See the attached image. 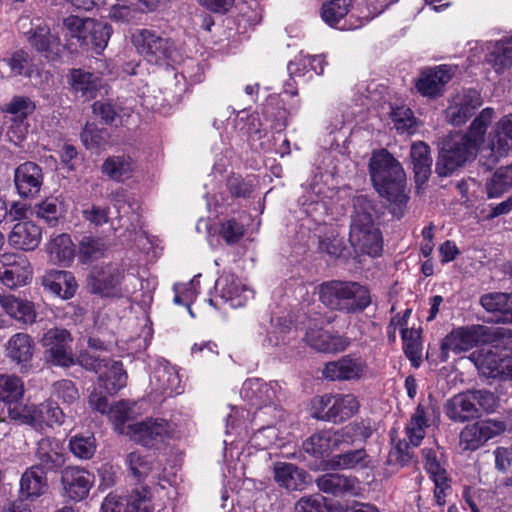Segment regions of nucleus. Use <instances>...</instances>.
<instances>
[{
    "label": "nucleus",
    "instance_id": "nucleus-36",
    "mask_svg": "<svg viewBox=\"0 0 512 512\" xmlns=\"http://www.w3.org/2000/svg\"><path fill=\"white\" fill-rule=\"evenodd\" d=\"M273 472L275 481L288 490L301 489L306 482V473L292 463L276 462Z\"/></svg>",
    "mask_w": 512,
    "mask_h": 512
},
{
    "label": "nucleus",
    "instance_id": "nucleus-49",
    "mask_svg": "<svg viewBox=\"0 0 512 512\" xmlns=\"http://www.w3.org/2000/svg\"><path fill=\"white\" fill-rule=\"evenodd\" d=\"M36 216L49 226H56L63 216V203L57 197H47L35 205Z\"/></svg>",
    "mask_w": 512,
    "mask_h": 512
},
{
    "label": "nucleus",
    "instance_id": "nucleus-17",
    "mask_svg": "<svg viewBox=\"0 0 512 512\" xmlns=\"http://www.w3.org/2000/svg\"><path fill=\"white\" fill-rule=\"evenodd\" d=\"M101 512H153L149 491L135 490L128 498L110 493L102 503Z\"/></svg>",
    "mask_w": 512,
    "mask_h": 512
},
{
    "label": "nucleus",
    "instance_id": "nucleus-25",
    "mask_svg": "<svg viewBox=\"0 0 512 512\" xmlns=\"http://www.w3.org/2000/svg\"><path fill=\"white\" fill-rule=\"evenodd\" d=\"M41 239L42 230L40 226L30 220L16 223L8 235L9 245L23 251L35 250Z\"/></svg>",
    "mask_w": 512,
    "mask_h": 512
},
{
    "label": "nucleus",
    "instance_id": "nucleus-8",
    "mask_svg": "<svg viewBox=\"0 0 512 512\" xmlns=\"http://www.w3.org/2000/svg\"><path fill=\"white\" fill-rule=\"evenodd\" d=\"M314 417L334 423L352 417L359 409V402L353 394H326L314 401Z\"/></svg>",
    "mask_w": 512,
    "mask_h": 512
},
{
    "label": "nucleus",
    "instance_id": "nucleus-1",
    "mask_svg": "<svg viewBox=\"0 0 512 512\" xmlns=\"http://www.w3.org/2000/svg\"><path fill=\"white\" fill-rule=\"evenodd\" d=\"M493 116L494 110L487 107L473 120L467 133H451L442 140L435 168L440 177L451 175L476 157Z\"/></svg>",
    "mask_w": 512,
    "mask_h": 512
},
{
    "label": "nucleus",
    "instance_id": "nucleus-51",
    "mask_svg": "<svg viewBox=\"0 0 512 512\" xmlns=\"http://www.w3.org/2000/svg\"><path fill=\"white\" fill-rule=\"evenodd\" d=\"M24 394V383L16 375H0V400L8 403H17Z\"/></svg>",
    "mask_w": 512,
    "mask_h": 512
},
{
    "label": "nucleus",
    "instance_id": "nucleus-39",
    "mask_svg": "<svg viewBox=\"0 0 512 512\" xmlns=\"http://www.w3.org/2000/svg\"><path fill=\"white\" fill-rule=\"evenodd\" d=\"M125 465L131 477L141 482L148 478L157 468L155 459L140 451H132L125 457Z\"/></svg>",
    "mask_w": 512,
    "mask_h": 512
},
{
    "label": "nucleus",
    "instance_id": "nucleus-27",
    "mask_svg": "<svg viewBox=\"0 0 512 512\" xmlns=\"http://www.w3.org/2000/svg\"><path fill=\"white\" fill-rule=\"evenodd\" d=\"M316 484L320 491L334 496L356 495L359 490V481L356 477L338 473L324 474L317 478Z\"/></svg>",
    "mask_w": 512,
    "mask_h": 512
},
{
    "label": "nucleus",
    "instance_id": "nucleus-23",
    "mask_svg": "<svg viewBox=\"0 0 512 512\" xmlns=\"http://www.w3.org/2000/svg\"><path fill=\"white\" fill-rule=\"evenodd\" d=\"M150 382L153 388L161 394L172 396L183 392L178 370L166 360L157 363Z\"/></svg>",
    "mask_w": 512,
    "mask_h": 512
},
{
    "label": "nucleus",
    "instance_id": "nucleus-60",
    "mask_svg": "<svg viewBox=\"0 0 512 512\" xmlns=\"http://www.w3.org/2000/svg\"><path fill=\"white\" fill-rule=\"evenodd\" d=\"M354 213L352 215L351 224L362 223L364 217L369 222H373L372 214L374 212V205L366 195H357L353 198Z\"/></svg>",
    "mask_w": 512,
    "mask_h": 512
},
{
    "label": "nucleus",
    "instance_id": "nucleus-4",
    "mask_svg": "<svg viewBox=\"0 0 512 512\" xmlns=\"http://www.w3.org/2000/svg\"><path fill=\"white\" fill-rule=\"evenodd\" d=\"M319 299L328 308L347 314L360 313L371 304L368 288L354 281L322 283L319 286Z\"/></svg>",
    "mask_w": 512,
    "mask_h": 512
},
{
    "label": "nucleus",
    "instance_id": "nucleus-30",
    "mask_svg": "<svg viewBox=\"0 0 512 512\" xmlns=\"http://www.w3.org/2000/svg\"><path fill=\"white\" fill-rule=\"evenodd\" d=\"M241 395L255 407L269 406L276 398L274 388L257 378L248 379L244 382Z\"/></svg>",
    "mask_w": 512,
    "mask_h": 512
},
{
    "label": "nucleus",
    "instance_id": "nucleus-18",
    "mask_svg": "<svg viewBox=\"0 0 512 512\" xmlns=\"http://www.w3.org/2000/svg\"><path fill=\"white\" fill-rule=\"evenodd\" d=\"M482 105L480 93L475 89H467L455 95L446 109V119L454 126H460Z\"/></svg>",
    "mask_w": 512,
    "mask_h": 512
},
{
    "label": "nucleus",
    "instance_id": "nucleus-24",
    "mask_svg": "<svg viewBox=\"0 0 512 512\" xmlns=\"http://www.w3.org/2000/svg\"><path fill=\"white\" fill-rule=\"evenodd\" d=\"M503 429L501 424L480 421L466 426L460 434V445L464 450H476Z\"/></svg>",
    "mask_w": 512,
    "mask_h": 512
},
{
    "label": "nucleus",
    "instance_id": "nucleus-34",
    "mask_svg": "<svg viewBox=\"0 0 512 512\" xmlns=\"http://www.w3.org/2000/svg\"><path fill=\"white\" fill-rule=\"evenodd\" d=\"M0 305L5 312L23 324H32L36 319L34 305L13 295H0Z\"/></svg>",
    "mask_w": 512,
    "mask_h": 512
},
{
    "label": "nucleus",
    "instance_id": "nucleus-14",
    "mask_svg": "<svg viewBox=\"0 0 512 512\" xmlns=\"http://www.w3.org/2000/svg\"><path fill=\"white\" fill-rule=\"evenodd\" d=\"M349 241L355 249L370 256H378L382 251L380 231L366 217L361 224L350 225Z\"/></svg>",
    "mask_w": 512,
    "mask_h": 512
},
{
    "label": "nucleus",
    "instance_id": "nucleus-43",
    "mask_svg": "<svg viewBox=\"0 0 512 512\" xmlns=\"http://www.w3.org/2000/svg\"><path fill=\"white\" fill-rule=\"evenodd\" d=\"M487 62L496 72H502L512 65V37L497 41L487 55Z\"/></svg>",
    "mask_w": 512,
    "mask_h": 512
},
{
    "label": "nucleus",
    "instance_id": "nucleus-63",
    "mask_svg": "<svg viewBox=\"0 0 512 512\" xmlns=\"http://www.w3.org/2000/svg\"><path fill=\"white\" fill-rule=\"evenodd\" d=\"M29 123L24 119L10 118V124L7 130V137L14 145H20L26 138L28 133Z\"/></svg>",
    "mask_w": 512,
    "mask_h": 512
},
{
    "label": "nucleus",
    "instance_id": "nucleus-55",
    "mask_svg": "<svg viewBox=\"0 0 512 512\" xmlns=\"http://www.w3.org/2000/svg\"><path fill=\"white\" fill-rule=\"evenodd\" d=\"M70 451L80 459H90L96 451V440L93 435H75L69 441Z\"/></svg>",
    "mask_w": 512,
    "mask_h": 512
},
{
    "label": "nucleus",
    "instance_id": "nucleus-64",
    "mask_svg": "<svg viewBox=\"0 0 512 512\" xmlns=\"http://www.w3.org/2000/svg\"><path fill=\"white\" fill-rule=\"evenodd\" d=\"M107 132L94 126L86 125L81 132V140L87 149L100 147L105 142Z\"/></svg>",
    "mask_w": 512,
    "mask_h": 512
},
{
    "label": "nucleus",
    "instance_id": "nucleus-6",
    "mask_svg": "<svg viewBox=\"0 0 512 512\" xmlns=\"http://www.w3.org/2000/svg\"><path fill=\"white\" fill-rule=\"evenodd\" d=\"M131 40L138 53L151 64L169 65L177 60L178 52L174 41L154 30L137 29Z\"/></svg>",
    "mask_w": 512,
    "mask_h": 512
},
{
    "label": "nucleus",
    "instance_id": "nucleus-50",
    "mask_svg": "<svg viewBox=\"0 0 512 512\" xmlns=\"http://www.w3.org/2000/svg\"><path fill=\"white\" fill-rule=\"evenodd\" d=\"M512 294L493 292L480 298L482 307L488 312H500L504 321H509L511 311Z\"/></svg>",
    "mask_w": 512,
    "mask_h": 512
},
{
    "label": "nucleus",
    "instance_id": "nucleus-29",
    "mask_svg": "<svg viewBox=\"0 0 512 512\" xmlns=\"http://www.w3.org/2000/svg\"><path fill=\"white\" fill-rule=\"evenodd\" d=\"M302 448L306 453L314 457H323L341 447L337 431L321 430L306 439L302 444Z\"/></svg>",
    "mask_w": 512,
    "mask_h": 512
},
{
    "label": "nucleus",
    "instance_id": "nucleus-10",
    "mask_svg": "<svg viewBox=\"0 0 512 512\" xmlns=\"http://www.w3.org/2000/svg\"><path fill=\"white\" fill-rule=\"evenodd\" d=\"M173 432V426L160 418H148L127 427V434L130 438L148 448H157L164 444L172 437Z\"/></svg>",
    "mask_w": 512,
    "mask_h": 512
},
{
    "label": "nucleus",
    "instance_id": "nucleus-40",
    "mask_svg": "<svg viewBox=\"0 0 512 512\" xmlns=\"http://www.w3.org/2000/svg\"><path fill=\"white\" fill-rule=\"evenodd\" d=\"M99 381L107 393L115 394L126 386L127 375L120 362L108 360L99 375Z\"/></svg>",
    "mask_w": 512,
    "mask_h": 512
},
{
    "label": "nucleus",
    "instance_id": "nucleus-3",
    "mask_svg": "<svg viewBox=\"0 0 512 512\" xmlns=\"http://www.w3.org/2000/svg\"><path fill=\"white\" fill-rule=\"evenodd\" d=\"M370 176L377 192L395 206L393 214L401 215L408 201L401 164L387 151L375 153L370 161Z\"/></svg>",
    "mask_w": 512,
    "mask_h": 512
},
{
    "label": "nucleus",
    "instance_id": "nucleus-35",
    "mask_svg": "<svg viewBox=\"0 0 512 512\" xmlns=\"http://www.w3.org/2000/svg\"><path fill=\"white\" fill-rule=\"evenodd\" d=\"M369 464L370 456L364 448L334 455L327 461V466L332 470L365 469Z\"/></svg>",
    "mask_w": 512,
    "mask_h": 512
},
{
    "label": "nucleus",
    "instance_id": "nucleus-13",
    "mask_svg": "<svg viewBox=\"0 0 512 512\" xmlns=\"http://www.w3.org/2000/svg\"><path fill=\"white\" fill-rule=\"evenodd\" d=\"M27 40L47 60L54 61L60 57L62 51L60 37L52 33L50 27L40 19L32 22V28L27 32Z\"/></svg>",
    "mask_w": 512,
    "mask_h": 512
},
{
    "label": "nucleus",
    "instance_id": "nucleus-61",
    "mask_svg": "<svg viewBox=\"0 0 512 512\" xmlns=\"http://www.w3.org/2000/svg\"><path fill=\"white\" fill-rule=\"evenodd\" d=\"M219 234L228 245H234L243 237L244 226L233 218L226 219L220 225Z\"/></svg>",
    "mask_w": 512,
    "mask_h": 512
},
{
    "label": "nucleus",
    "instance_id": "nucleus-16",
    "mask_svg": "<svg viewBox=\"0 0 512 512\" xmlns=\"http://www.w3.org/2000/svg\"><path fill=\"white\" fill-rule=\"evenodd\" d=\"M43 182L42 168L35 162L27 161L15 168L14 184L20 197H36L41 191Z\"/></svg>",
    "mask_w": 512,
    "mask_h": 512
},
{
    "label": "nucleus",
    "instance_id": "nucleus-11",
    "mask_svg": "<svg viewBox=\"0 0 512 512\" xmlns=\"http://www.w3.org/2000/svg\"><path fill=\"white\" fill-rule=\"evenodd\" d=\"M369 367L364 358L347 354L325 364L322 375L330 381H357L366 377Z\"/></svg>",
    "mask_w": 512,
    "mask_h": 512
},
{
    "label": "nucleus",
    "instance_id": "nucleus-12",
    "mask_svg": "<svg viewBox=\"0 0 512 512\" xmlns=\"http://www.w3.org/2000/svg\"><path fill=\"white\" fill-rule=\"evenodd\" d=\"M32 268L26 256L6 252L0 254V281L9 288H16L28 283Z\"/></svg>",
    "mask_w": 512,
    "mask_h": 512
},
{
    "label": "nucleus",
    "instance_id": "nucleus-54",
    "mask_svg": "<svg viewBox=\"0 0 512 512\" xmlns=\"http://www.w3.org/2000/svg\"><path fill=\"white\" fill-rule=\"evenodd\" d=\"M511 186L512 166L500 167L486 185L488 197H498Z\"/></svg>",
    "mask_w": 512,
    "mask_h": 512
},
{
    "label": "nucleus",
    "instance_id": "nucleus-38",
    "mask_svg": "<svg viewBox=\"0 0 512 512\" xmlns=\"http://www.w3.org/2000/svg\"><path fill=\"white\" fill-rule=\"evenodd\" d=\"M411 163L417 183H425L430 174L432 167V157L430 155L429 146L420 141L413 143L410 151Z\"/></svg>",
    "mask_w": 512,
    "mask_h": 512
},
{
    "label": "nucleus",
    "instance_id": "nucleus-47",
    "mask_svg": "<svg viewBox=\"0 0 512 512\" xmlns=\"http://www.w3.org/2000/svg\"><path fill=\"white\" fill-rule=\"evenodd\" d=\"M8 415L10 419L17 421L19 424L29 425L35 429L40 428L44 420L43 410L33 404L10 407Z\"/></svg>",
    "mask_w": 512,
    "mask_h": 512
},
{
    "label": "nucleus",
    "instance_id": "nucleus-26",
    "mask_svg": "<svg viewBox=\"0 0 512 512\" xmlns=\"http://www.w3.org/2000/svg\"><path fill=\"white\" fill-rule=\"evenodd\" d=\"M445 410L449 419L460 423L479 416V408L475 406V397L470 391L459 393L449 399Z\"/></svg>",
    "mask_w": 512,
    "mask_h": 512
},
{
    "label": "nucleus",
    "instance_id": "nucleus-42",
    "mask_svg": "<svg viewBox=\"0 0 512 512\" xmlns=\"http://www.w3.org/2000/svg\"><path fill=\"white\" fill-rule=\"evenodd\" d=\"M340 447L366 442L371 437L373 429L368 421L353 422L336 430Z\"/></svg>",
    "mask_w": 512,
    "mask_h": 512
},
{
    "label": "nucleus",
    "instance_id": "nucleus-21",
    "mask_svg": "<svg viewBox=\"0 0 512 512\" xmlns=\"http://www.w3.org/2000/svg\"><path fill=\"white\" fill-rule=\"evenodd\" d=\"M94 480V475L83 468L66 467L62 471L63 489L71 500L79 501L87 497Z\"/></svg>",
    "mask_w": 512,
    "mask_h": 512
},
{
    "label": "nucleus",
    "instance_id": "nucleus-28",
    "mask_svg": "<svg viewBox=\"0 0 512 512\" xmlns=\"http://www.w3.org/2000/svg\"><path fill=\"white\" fill-rule=\"evenodd\" d=\"M42 284L45 289L61 299L72 298L78 287L73 274L61 270L47 272L42 278Z\"/></svg>",
    "mask_w": 512,
    "mask_h": 512
},
{
    "label": "nucleus",
    "instance_id": "nucleus-5",
    "mask_svg": "<svg viewBox=\"0 0 512 512\" xmlns=\"http://www.w3.org/2000/svg\"><path fill=\"white\" fill-rule=\"evenodd\" d=\"M509 330L500 327L475 325L461 327L449 333L442 342V354L447 357L448 352L459 354L472 349L479 342L494 343L505 337H510Z\"/></svg>",
    "mask_w": 512,
    "mask_h": 512
},
{
    "label": "nucleus",
    "instance_id": "nucleus-19",
    "mask_svg": "<svg viewBox=\"0 0 512 512\" xmlns=\"http://www.w3.org/2000/svg\"><path fill=\"white\" fill-rule=\"evenodd\" d=\"M453 75L454 69L445 64L424 69L416 81V89L422 96L438 97Z\"/></svg>",
    "mask_w": 512,
    "mask_h": 512
},
{
    "label": "nucleus",
    "instance_id": "nucleus-45",
    "mask_svg": "<svg viewBox=\"0 0 512 512\" xmlns=\"http://www.w3.org/2000/svg\"><path fill=\"white\" fill-rule=\"evenodd\" d=\"M72 87L74 91L81 93L87 99H93L100 87V78L93 73L74 69L71 72Z\"/></svg>",
    "mask_w": 512,
    "mask_h": 512
},
{
    "label": "nucleus",
    "instance_id": "nucleus-37",
    "mask_svg": "<svg viewBox=\"0 0 512 512\" xmlns=\"http://www.w3.org/2000/svg\"><path fill=\"white\" fill-rule=\"evenodd\" d=\"M478 371L485 377L497 378L503 375L504 358L492 349H481L471 355Z\"/></svg>",
    "mask_w": 512,
    "mask_h": 512
},
{
    "label": "nucleus",
    "instance_id": "nucleus-31",
    "mask_svg": "<svg viewBox=\"0 0 512 512\" xmlns=\"http://www.w3.org/2000/svg\"><path fill=\"white\" fill-rule=\"evenodd\" d=\"M46 252L51 262L68 266L74 259L75 246L68 234H55L47 242Z\"/></svg>",
    "mask_w": 512,
    "mask_h": 512
},
{
    "label": "nucleus",
    "instance_id": "nucleus-59",
    "mask_svg": "<svg viewBox=\"0 0 512 512\" xmlns=\"http://www.w3.org/2000/svg\"><path fill=\"white\" fill-rule=\"evenodd\" d=\"M422 455L424 459V468L432 480L438 479V481H442L443 478H447L446 470L439 462L436 450L433 448H424L422 450Z\"/></svg>",
    "mask_w": 512,
    "mask_h": 512
},
{
    "label": "nucleus",
    "instance_id": "nucleus-33",
    "mask_svg": "<svg viewBox=\"0 0 512 512\" xmlns=\"http://www.w3.org/2000/svg\"><path fill=\"white\" fill-rule=\"evenodd\" d=\"M34 341L26 333H16L10 337L6 344L7 357L17 363H28L34 354Z\"/></svg>",
    "mask_w": 512,
    "mask_h": 512
},
{
    "label": "nucleus",
    "instance_id": "nucleus-62",
    "mask_svg": "<svg viewBox=\"0 0 512 512\" xmlns=\"http://www.w3.org/2000/svg\"><path fill=\"white\" fill-rule=\"evenodd\" d=\"M13 75L30 76V59L28 53L23 50L16 51L7 61Z\"/></svg>",
    "mask_w": 512,
    "mask_h": 512
},
{
    "label": "nucleus",
    "instance_id": "nucleus-58",
    "mask_svg": "<svg viewBox=\"0 0 512 512\" xmlns=\"http://www.w3.org/2000/svg\"><path fill=\"white\" fill-rule=\"evenodd\" d=\"M52 396L65 404H73L79 399V392L71 380L62 379L53 384Z\"/></svg>",
    "mask_w": 512,
    "mask_h": 512
},
{
    "label": "nucleus",
    "instance_id": "nucleus-46",
    "mask_svg": "<svg viewBox=\"0 0 512 512\" xmlns=\"http://www.w3.org/2000/svg\"><path fill=\"white\" fill-rule=\"evenodd\" d=\"M93 113L109 125H122L124 118L130 115V110L120 105L105 101H96L92 105Z\"/></svg>",
    "mask_w": 512,
    "mask_h": 512
},
{
    "label": "nucleus",
    "instance_id": "nucleus-41",
    "mask_svg": "<svg viewBox=\"0 0 512 512\" xmlns=\"http://www.w3.org/2000/svg\"><path fill=\"white\" fill-rule=\"evenodd\" d=\"M133 171L134 162L127 155L110 156L102 164V172L115 181H124L130 178Z\"/></svg>",
    "mask_w": 512,
    "mask_h": 512
},
{
    "label": "nucleus",
    "instance_id": "nucleus-57",
    "mask_svg": "<svg viewBox=\"0 0 512 512\" xmlns=\"http://www.w3.org/2000/svg\"><path fill=\"white\" fill-rule=\"evenodd\" d=\"M392 119L397 131L408 134L415 132L417 121L410 108L404 106L395 108L392 111Z\"/></svg>",
    "mask_w": 512,
    "mask_h": 512
},
{
    "label": "nucleus",
    "instance_id": "nucleus-7",
    "mask_svg": "<svg viewBox=\"0 0 512 512\" xmlns=\"http://www.w3.org/2000/svg\"><path fill=\"white\" fill-rule=\"evenodd\" d=\"M124 270L117 264L108 263L94 267L87 279L92 294L102 298H120L129 290L123 286Z\"/></svg>",
    "mask_w": 512,
    "mask_h": 512
},
{
    "label": "nucleus",
    "instance_id": "nucleus-32",
    "mask_svg": "<svg viewBox=\"0 0 512 512\" xmlns=\"http://www.w3.org/2000/svg\"><path fill=\"white\" fill-rule=\"evenodd\" d=\"M47 490L45 473L39 467L26 470L20 481V494L25 500H35Z\"/></svg>",
    "mask_w": 512,
    "mask_h": 512
},
{
    "label": "nucleus",
    "instance_id": "nucleus-15",
    "mask_svg": "<svg viewBox=\"0 0 512 512\" xmlns=\"http://www.w3.org/2000/svg\"><path fill=\"white\" fill-rule=\"evenodd\" d=\"M303 340L312 349L324 353L341 352L350 345V340L347 337L330 334L323 328L318 327L311 319L309 320Z\"/></svg>",
    "mask_w": 512,
    "mask_h": 512
},
{
    "label": "nucleus",
    "instance_id": "nucleus-22",
    "mask_svg": "<svg viewBox=\"0 0 512 512\" xmlns=\"http://www.w3.org/2000/svg\"><path fill=\"white\" fill-rule=\"evenodd\" d=\"M487 146L493 162L506 157L512 150V114L502 117L488 135Z\"/></svg>",
    "mask_w": 512,
    "mask_h": 512
},
{
    "label": "nucleus",
    "instance_id": "nucleus-9",
    "mask_svg": "<svg viewBox=\"0 0 512 512\" xmlns=\"http://www.w3.org/2000/svg\"><path fill=\"white\" fill-rule=\"evenodd\" d=\"M72 341L73 338L66 329L58 327L48 329L40 339L46 361L60 367L73 365L75 361L71 347Z\"/></svg>",
    "mask_w": 512,
    "mask_h": 512
},
{
    "label": "nucleus",
    "instance_id": "nucleus-20",
    "mask_svg": "<svg viewBox=\"0 0 512 512\" xmlns=\"http://www.w3.org/2000/svg\"><path fill=\"white\" fill-rule=\"evenodd\" d=\"M215 288L220 297L232 308L243 307L253 298V291L232 273H223Z\"/></svg>",
    "mask_w": 512,
    "mask_h": 512
},
{
    "label": "nucleus",
    "instance_id": "nucleus-48",
    "mask_svg": "<svg viewBox=\"0 0 512 512\" xmlns=\"http://www.w3.org/2000/svg\"><path fill=\"white\" fill-rule=\"evenodd\" d=\"M107 244L101 238L84 236L78 245V258L81 263L87 264L104 256Z\"/></svg>",
    "mask_w": 512,
    "mask_h": 512
},
{
    "label": "nucleus",
    "instance_id": "nucleus-56",
    "mask_svg": "<svg viewBox=\"0 0 512 512\" xmlns=\"http://www.w3.org/2000/svg\"><path fill=\"white\" fill-rule=\"evenodd\" d=\"M35 108V103L29 97L14 96L3 111L10 114V118L27 120L28 115L33 113Z\"/></svg>",
    "mask_w": 512,
    "mask_h": 512
},
{
    "label": "nucleus",
    "instance_id": "nucleus-53",
    "mask_svg": "<svg viewBox=\"0 0 512 512\" xmlns=\"http://www.w3.org/2000/svg\"><path fill=\"white\" fill-rule=\"evenodd\" d=\"M427 426V420L425 418V410L422 405H418L415 413L411 417L410 423L408 424L406 431L409 439V443L414 447L420 445L421 441L425 436V427Z\"/></svg>",
    "mask_w": 512,
    "mask_h": 512
},
{
    "label": "nucleus",
    "instance_id": "nucleus-52",
    "mask_svg": "<svg viewBox=\"0 0 512 512\" xmlns=\"http://www.w3.org/2000/svg\"><path fill=\"white\" fill-rule=\"evenodd\" d=\"M352 4V0H327L322 6V19L330 26H335L344 18Z\"/></svg>",
    "mask_w": 512,
    "mask_h": 512
},
{
    "label": "nucleus",
    "instance_id": "nucleus-44",
    "mask_svg": "<svg viewBox=\"0 0 512 512\" xmlns=\"http://www.w3.org/2000/svg\"><path fill=\"white\" fill-rule=\"evenodd\" d=\"M36 455L44 469L53 470L64 464V456L58 444L48 438L39 441Z\"/></svg>",
    "mask_w": 512,
    "mask_h": 512
},
{
    "label": "nucleus",
    "instance_id": "nucleus-2",
    "mask_svg": "<svg viewBox=\"0 0 512 512\" xmlns=\"http://www.w3.org/2000/svg\"><path fill=\"white\" fill-rule=\"evenodd\" d=\"M61 32L65 40L64 47L70 52L81 49L99 55L107 47L112 27L94 18L70 15L62 20Z\"/></svg>",
    "mask_w": 512,
    "mask_h": 512
}]
</instances>
